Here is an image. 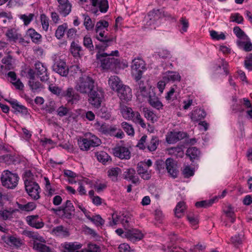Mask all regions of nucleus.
<instances>
[{
	"mask_svg": "<svg viewBox=\"0 0 252 252\" xmlns=\"http://www.w3.org/2000/svg\"><path fill=\"white\" fill-rule=\"evenodd\" d=\"M95 86L94 80L90 76L82 74L75 82V89L80 94H87Z\"/></svg>",
	"mask_w": 252,
	"mask_h": 252,
	"instance_id": "obj_1",
	"label": "nucleus"
},
{
	"mask_svg": "<svg viewBox=\"0 0 252 252\" xmlns=\"http://www.w3.org/2000/svg\"><path fill=\"white\" fill-rule=\"evenodd\" d=\"M119 56V52L118 50L112 51L111 53H98L96 55V59L101 63V66L103 69H108L110 68H114L115 65L119 63L117 59L114 57Z\"/></svg>",
	"mask_w": 252,
	"mask_h": 252,
	"instance_id": "obj_2",
	"label": "nucleus"
},
{
	"mask_svg": "<svg viewBox=\"0 0 252 252\" xmlns=\"http://www.w3.org/2000/svg\"><path fill=\"white\" fill-rule=\"evenodd\" d=\"M19 177L16 173L8 170L4 171L1 176V181L3 186L7 189L15 188L18 183Z\"/></svg>",
	"mask_w": 252,
	"mask_h": 252,
	"instance_id": "obj_3",
	"label": "nucleus"
},
{
	"mask_svg": "<svg viewBox=\"0 0 252 252\" xmlns=\"http://www.w3.org/2000/svg\"><path fill=\"white\" fill-rule=\"evenodd\" d=\"M89 103L95 108L100 106L102 100L104 98V92L101 88L95 87L89 92L88 94Z\"/></svg>",
	"mask_w": 252,
	"mask_h": 252,
	"instance_id": "obj_4",
	"label": "nucleus"
},
{
	"mask_svg": "<svg viewBox=\"0 0 252 252\" xmlns=\"http://www.w3.org/2000/svg\"><path fill=\"white\" fill-rule=\"evenodd\" d=\"M131 73L136 81L141 79L143 71L146 69L144 61L140 58L135 59L132 60Z\"/></svg>",
	"mask_w": 252,
	"mask_h": 252,
	"instance_id": "obj_5",
	"label": "nucleus"
},
{
	"mask_svg": "<svg viewBox=\"0 0 252 252\" xmlns=\"http://www.w3.org/2000/svg\"><path fill=\"white\" fill-rule=\"evenodd\" d=\"M100 140L95 135H92L89 138H83L78 141V145L82 151H88L92 147L100 145Z\"/></svg>",
	"mask_w": 252,
	"mask_h": 252,
	"instance_id": "obj_6",
	"label": "nucleus"
},
{
	"mask_svg": "<svg viewBox=\"0 0 252 252\" xmlns=\"http://www.w3.org/2000/svg\"><path fill=\"white\" fill-rule=\"evenodd\" d=\"M25 185L27 192L32 198L37 200L40 197V188L36 182L26 179H25Z\"/></svg>",
	"mask_w": 252,
	"mask_h": 252,
	"instance_id": "obj_7",
	"label": "nucleus"
},
{
	"mask_svg": "<svg viewBox=\"0 0 252 252\" xmlns=\"http://www.w3.org/2000/svg\"><path fill=\"white\" fill-rule=\"evenodd\" d=\"M95 36L101 42V44L96 45V48L101 51L105 50L108 47L111 46L114 40L113 37L109 36L108 34H105V32L95 34Z\"/></svg>",
	"mask_w": 252,
	"mask_h": 252,
	"instance_id": "obj_8",
	"label": "nucleus"
},
{
	"mask_svg": "<svg viewBox=\"0 0 252 252\" xmlns=\"http://www.w3.org/2000/svg\"><path fill=\"white\" fill-rule=\"evenodd\" d=\"M53 210L58 215L62 213V217L65 218H70L74 212L75 209L70 200H67L65 205L59 207L58 209H53Z\"/></svg>",
	"mask_w": 252,
	"mask_h": 252,
	"instance_id": "obj_9",
	"label": "nucleus"
},
{
	"mask_svg": "<svg viewBox=\"0 0 252 252\" xmlns=\"http://www.w3.org/2000/svg\"><path fill=\"white\" fill-rule=\"evenodd\" d=\"M53 70L62 76H66L68 73V68L66 63L60 59H56L53 65Z\"/></svg>",
	"mask_w": 252,
	"mask_h": 252,
	"instance_id": "obj_10",
	"label": "nucleus"
},
{
	"mask_svg": "<svg viewBox=\"0 0 252 252\" xmlns=\"http://www.w3.org/2000/svg\"><path fill=\"white\" fill-rule=\"evenodd\" d=\"M116 93L119 98L124 102H127L131 99L132 96L131 90L126 85L124 84Z\"/></svg>",
	"mask_w": 252,
	"mask_h": 252,
	"instance_id": "obj_11",
	"label": "nucleus"
},
{
	"mask_svg": "<svg viewBox=\"0 0 252 252\" xmlns=\"http://www.w3.org/2000/svg\"><path fill=\"white\" fill-rule=\"evenodd\" d=\"M144 236L143 234L141 231L137 229L128 228L125 232V237L127 238L132 242L139 241L141 240Z\"/></svg>",
	"mask_w": 252,
	"mask_h": 252,
	"instance_id": "obj_12",
	"label": "nucleus"
},
{
	"mask_svg": "<svg viewBox=\"0 0 252 252\" xmlns=\"http://www.w3.org/2000/svg\"><path fill=\"white\" fill-rule=\"evenodd\" d=\"M63 95L65 97L68 103L73 104L78 102L80 98V95L75 92L72 88H68L63 92Z\"/></svg>",
	"mask_w": 252,
	"mask_h": 252,
	"instance_id": "obj_13",
	"label": "nucleus"
},
{
	"mask_svg": "<svg viewBox=\"0 0 252 252\" xmlns=\"http://www.w3.org/2000/svg\"><path fill=\"white\" fill-rule=\"evenodd\" d=\"M34 66L36 74L39 77L40 80L42 82L47 81L49 77L46 67L39 62L35 63Z\"/></svg>",
	"mask_w": 252,
	"mask_h": 252,
	"instance_id": "obj_14",
	"label": "nucleus"
},
{
	"mask_svg": "<svg viewBox=\"0 0 252 252\" xmlns=\"http://www.w3.org/2000/svg\"><path fill=\"white\" fill-rule=\"evenodd\" d=\"M166 171H167L169 175L175 178L178 174V171L177 168L176 161L172 158H168L165 161Z\"/></svg>",
	"mask_w": 252,
	"mask_h": 252,
	"instance_id": "obj_15",
	"label": "nucleus"
},
{
	"mask_svg": "<svg viewBox=\"0 0 252 252\" xmlns=\"http://www.w3.org/2000/svg\"><path fill=\"white\" fill-rule=\"evenodd\" d=\"M58 11L63 16L68 15L71 10V5L68 0H58Z\"/></svg>",
	"mask_w": 252,
	"mask_h": 252,
	"instance_id": "obj_16",
	"label": "nucleus"
},
{
	"mask_svg": "<svg viewBox=\"0 0 252 252\" xmlns=\"http://www.w3.org/2000/svg\"><path fill=\"white\" fill-rule=\"evenodd\" d=\"M115 156L121 159H128L130 158V152L128 149L125 147L119 146L113 149Z\"/></svg>",
	"mask_w": 252,
	"mask_h": 252,
	"instance_id": "obj_17",
	"label": "nucleus"
},
{
	"mask_svg": "<svg viewBox=\"0 0 252 252\" xmlns=\"http://www.w3.org/2000/svg\"><path fill=\"white\" fill-rule=\"evenodd\" d=\"M147 97L148 98V102L149 103L150 105L153 107L158 110H159L160 109H161L162 108V103L159 100V98L156 95V94L154 93L153 92H149L148 94V96Z\"/></svg>",
	"mask_w": 252,
	"mask_h": 252,
	"instance_id": "obj_18",
	"label": "nucleus"
},
{
	"mask_svg": "<svg viewBox=\"0 0 252 252\" xmlns=\"http://www.w3.org/2000/svg\"><path fill=\"white\" fill-rule=\"evenodd\" d=\"M117 218L120 220V222L122 223L125 230L131 227L132 216L128 213H124L121 215L117 216Z\"/></svg>",
	"mask_w": 252,
	"mask_h": 252,
	"instance_id": "obj_19",
	"label": "nucleus"
},
{
	"mask_svg": "<svg viewBox=\"0 0 252 252\" xmlns=\"http://www.w3.org/2000/svg\"><path fill=\"white\" fill-rule=\"evenodd\" d=\"M138 174L144 180H149L151 177V172L143 163L139 162L137 165Z\"/></svg>",
	"mask_w": 252,
	"mask_h": 252,
	"instance_id": "obj_20",
	"label": "nucleus"
},
{
	"mask_svg": "<svg viewBox=\"0 0 252 252\" xmlns=\"http://www.w3.org/2000/svg\"><path fill=\"white\" fill-rule=\"evenodd\" d=\"M26 220L28 224L33 227L39 229L44 226V223L39 220L37 215L28 216Z\"/></svg>",
	"mask_w": 252,
	"mask_h": 252,
	"instance_id": "obj_21",
	"label": "nucleus"
},
{
	"mask_svg": "<svg viewBox=\"0 0 252 252\" xmlns=\"http://www.w3.org/2000/svg\"><path fill=\"white\" fill-rule=\"evenodd\" d=\"M161 12L158 9H154L149 12L145 17L146 21L150 20L149 23H147V26H151L155 21L161 17Z\"/></svg>",
	"mask_w": 252,
	"mask_h": 252,
	"instance_id": "obj_22",
	"label": "nucleus"
},
{
	"mask_svg": "<svg viewBox=\"0 0 252 252\" xmlns=\"http://www.w3.org/2000/svg\"><path fill=\"white\" fill-rule=\"evenodd\" d=\"M108 84L112 90L116 92L121 88L124 84L120 79L117 76H111L108 80Z\"/></svg>",
	"mask_w": 252,
	"mask_h": 252,
	"instance_id": "obj_23",
	"label": "nucleus"
},
{
	"mask_svg": "<svg viewBox=\"0 0 252 252\" xmlns=\"http://www.w3.org/2000/svg\"><path fill=\"white\" fill-rule=\"evenodd\" d=\"M189 115L192 122H197L205 117L206 113L203 109H196L193 110Z\"/></svg>",
	"mask_w": 252,
	"mask_h": 252,
	"instance_id": "obj_24",
	"label": "nucleus"
},
{
	"mask_svg": "<svg viewBox=\"0 0 252 252\" xmlns=\"http://www.w3.org/2000/svg\"><path fill=\"white\" fill-rule=\"evenodd\" d=\"M186 136V134L181 132H171L166 137V141L169 144L177 142L182 139Z\"/></svg>",
	"mask_w": 252,
	"mask_h": 252,
	"instance_id": "obj_25",
	"label": "nucleus"
},
{
	"mask_svg": "<svg viewBox=\"0 0 252 252\" xmlns=\"http://www.w3.org/2000/svg\"><path fill=\"white\" fill-rule=\"evenodd\" d=\"M181 76L177 72L168 71L165 73L163 76V79L166 80V82H175L181 81Z\"/></svg>",
	"mask_w": 252,
	"mask_h": 252,
	"instance_id": "obj_26",
	"label": "nucleus"
},
{
	"mask_svg": "<svg viewBox=\"0 0 252 252\" xmlns=\"http://www.w3.org/2000/svg\"><path fill=\"white\" fill-rule=\"evenodd\" d=\"M138 82V85L136 88L137 92L136 95L138 97L142 96L143 97H146L148 96L149 92H148L146 89V87L143 81H137Z\"/></svg>",
	"mask_w": 252,
	"mask_h": 252,
	"instance_id": "obj_27",
	"label": "nucleus"
},
{
	"mask_svg": "<svg viewBox=\"0 0 252 252\" xmlns=\"http://www.w3.org/2000/svg\"><path fill=\"white\" fill-rule=\"evenodd\" d=\"M92 5L94 6H98L101 12H106L108 8L107 0H90Z\"/></svg>",
	"mask_w": 252,
	"mask_h": 252,
	"instance_id": "obj_28",
	"label": "nucleus"
},
{
	"mask_svg": "<svg viewBox=\"0 0 252 252\" xmlns=\"http://www.w3.org/2000/svg\"><path fill=\"white\" fill-rule=\"evenodd\" d=\"M237 44L239 48L244 50L246 52H250L252 50V43L250 39L248 40L238 39L237 41Z\"/></svg>",
	"mask_w": 252,
	"mask_h": 252,
	"instance_id": "obj_29",
	"label": "nucleus"
},
{
	"mask_svg": "<svg viewBox=\"0 0 252 252\" xmlns=\"http://www.w3.org/2000/svg\"><path fill=\"white\" fill-rule=\"evenodd\" d=\"M33 249L37 252H51L50 247L41 243L34 241Z\"/></svg>",
	"mask_w": 252,
	"mask_h": 252,
	"instance_id": "obj_30",
	"label": "nucleus"
},
{
	"mask_svg": "<svg viewBox=\"0 0 252 252\" xmlns=\"http://www.w3.org/2000/svg\"><path fill=\"white\" fill-rule=\"evenodd\" d=\"M52 233L59 236L66 237L69 235L67 229L62 225L58 226L52 229Z\"/></svg>",
	"mask_w": 252,
	"mask_h": 252,
	"instance_id": "obj_31",
	"label": "nucleus"
},
{
	"mask_svg": "<svg viewBox=\"0 0 252 252\" xmlns=\"http://www.w3.org/2000/svg\"><path fill=\"white\" fill-rule=\"evenodd\" d=\"M7 244L15 248H19L23 245L22 241L18 237L9 236L7 238Z\"/></svg>",
	"mask_w": 252,
	"mask_h": 252,
	"instance_id": "obj_32",
	"label": "nucleus"
},
{
	"mask_svg": "<svg viewBox=\"0 0 252 252\" xmlns=\"http://www.w3.org/2000/svg\"><path fill=\"white\" fill-rule=\"evenodd\" d=\"M186 154L191 160H193L199 158L200 152L196 147H190L187 150Z\"/></svg>",
	"mask_w": 252,
	"mask_h": 252,
	"instance_id": "obj_33",
	"label": "nucleus"
},
{
	"mask_svg": "<svg viewBox=\"0 0 252 252\" xmlns=\"http://www.w3.org/2000/svg\"><path fill=\"white\" fill-rule=\"evenodd\" d=\"M108 23L104 20H100L97 22L95 25V34H99L100 32H105L104 29L108 27Z\"/></svg>",
	"mask_w": 252,
	"mask_h": 252,
	"instance_id": "obj_34",
	"label": "nucleus"
},
{
	"mask_svg": "<svg viewBox=\"0 0 252 252\" xmlns=\"http://www.w3.org/2000/svg\"><path fill=\"white\" fill-rule=\"evenodd\" d=\"M186 209L185 202L180 201L178 203L174 209L175 215L178 218H181Z\"/></svg>",
	"mask_w": 252,
	"mask_h": 252,
	"instance_id": "obj_35",
	"label": "nucleus"
},
{
	"mask_svg": "<svg viewBox=\"0 0 252 252\" xmlns=\"http://www.w3.org/2000/svg\"><path fill=\"white\" fill-rule=\"evenodd\" d=\"M29 85L31 89L34 93L40 92L43 88V85L38 81L34 80H29Z\"/></svg>",
	"mask_w": 252,
	"mask_h": 252,
	"instance_id": "obj_36",
	"label": "nucleus"
},
{
	"mask_svg": "<svg viewBox=\"0 0 252 252\" xmlns=\"http://www.w3.org/2000/svg\"><path fill=\"white\" fill-rule=\"evenodd\" d=\"M63 247L68 252H74V251L80 249L82 247V245L77 242L68 243H65Z\"/></svg>",
	"mask_w": 252,
	"mask_h": 252,
	"instance_id": "obj_37",
	"label": "nucleus"
},
{
	"mask_svg": "<svg viewBox=\"0 0 252 252\" xmlns=\"http://www.w3.org/2000/svg\"><path fill=\"white\" fill-rule=\"evenodd\" d=\"M82 48L75 42H72L71 44L70 51L72 55L75 57H80V52Z\"/></svg>",
	"mask_w": 252,
	"mask_h": 252,
	"instance_id": "obj_38",
	"label": "nucleus"
},
{
	"mask_svg": "<svg viewBox=\"0 0 252 252\" xmlns=\"http://www.w3.org/2000/svg\"><path fill=\"white\" fill-rule=\"evenodd\" d=\"M27 34L29 36L32 41L35 43L39 42L41 37V35L32 29L28 30Z\"/></svg>",
	"mask_w": 252,
	"mask_h": 252,
	"instance_id": "obj_39",
	"label": "nucleus"
},
{
	"mask_svg": "<svg viewBox=\"0 0 252 252\" xmlns=\"http://www.w3.org/2000/svg\"><path fill=\"white\" fill-rule=\"evenodd\" d=\"M233 32L237 37L239 38V39L241 40H248L249 39L248 36L239 27H235L233 28Z\"/></svg>",
	"mask_w": 252,
	"mask_h": 252,
	"instance_id": "obj_40",
	"label": "nucleus"
},
{
	"mask_svg": "<svg viewBox=\"0 0 252 252\" xmlns=\"http://www.w3.org/2000/svg\"><path fill=\"white\" fill-rule=\"evenodd\" d=\"M158 138L157 136H153L147 145V148L150 151H155L158 145Z\"/></svg>",
	"mask_w": 252,
	"mask_h": 252,
	"instance_id": "obj_41",
	"label": "nucleus"
},
{
	"mask_svg": "<svg viewBox=\"0 0 252 252\" xmlns=\"http://www.w3.org/2000/svg\"><path fill=\"white\" fill-rule=\"evenodd\" d=\"M224 212L226 217L230 219V221L233 223L235 220L234 208L231 205H229L224 210Z\"/></svg>",
	"mask_w": 252,
	"mask_h": 252,
	"instance_id": "obj_42",
	"label": "nucleus"
},
{
	"mask_svg": "<svg viewBox=\"0 0 252 252\" xmlns=\"http://www.w3.org/2000/svg\"><path fill=\"white\" fill-rule=\"evenodd\" d=\"M131 120L135 123L140 125L142 128L146 127V124L144 123L139 112H135L133 114L132 119Z\"/></svg>",
	"mask_w": 252,
	"mask_h": 252,
	"instance_id": "obj_43",
	"label": "nucleus"
},
{
	"mask_svg": "<svg viewBox=\"0 0 252 252\" xmlns=\"http://www.w3.org/2000/svg\"><path fill=\"white\" fill-rule=\"evenodd\" d=\"M87 219L94 222L97 226H101L104 224L105 222V220L102 219L101 216L99 215H96L93 217H87Z\"/></svg>",
	"mask_w": 252,
	"mask_h": 252,
	"instance_id": "obj_44",
	"label": "nucleus"
},
{
	"mask_svg": "<svg viewBox=\"0 0 252 252\" xmlns=\"http://www.w3.org/2000/svg\"><path fill=\"white\" fill-rule=\"evenodd\" d=\"M83 17L84 18V25L86 29L88 31L92 30L94 27V24L92 21L90 17L88 15L86 14H83Z\"/></svg>",
	"mask_w": 252,
	"mask_h": 252,
	"instance_id": "obj_45",
	"label": "nucleus"
},
{
	"mask_svg": "<svg viewBox=\"0 0 252 252\" xmlns=\"http://www.w3.org/2000/svg\"><path fill=\"white\" fill-rule=\"evenodd\" d=\"M180 25L179 27H181L180 31L182 33L186 32L188 31V29L189 27V23L186 17H182L179 20Z\"/></svg>",
	"mask_w": 252,
	"mask_h": 252,
	"instance_id": "obj_46",
	"label": "nucleus"
},
{
	"mask_svg": "<svg viewBox=\"0 0 252 252\" xmlns=\"http://www.w3.org/2000/svg\"><path fill=\"white\" fill-rule=\"evenodd\" d=\"M169 151L171 154H172L177 157H182L184 155L182 146L172 147L169 149Z\"/></svg>",
	"mask_w": 252,
	"mask_h": 252,
	"instance_id": "obj_47",
	"label": "nucleus"
},
{
	"mask_svg": "<svg viewBox=\"0 0 252 252\" xmlns=\"http://www.w3.org/2000/svg\"><path fill=\"white\" fill-rule=\"evenodd\" d=\"M95 157L99 162L105 163L108 161L110 157L105 152L101 151L95 153Z\"/></svg>",
	"mask_w": 252,
	"mask_h": 252,
	"instance_id": "obj_48",
	"label": "nucleus"
},
{
	"mask_svg": "<svg viewBox=\"0 0 252 252\" xmlns=\"http://www.w3.org/2000/svg\"><path fill=\"white\" fill-rule=\"evenodd\" d=\"M143 112L145 117L148 120L151 121L152 123H154L156 121V115L153 111L147 108H144L143 109Z\"/></svg>",
	"mask_w": 252,
	"mask_h": 252,
	"instance_id": "obj_49",
	"label": "nucleus"
},
{
	"mask_svg": "<svg viewBox=\"0 0 252 252\" xmlns=\"http://www.w3.org/2000/svg\"><path fill=\"white\" fill-rule=\"evenodd\" d=\"M122 127L124 130L129 135H133L134 133V130L132 125L129 124L127 122H124L121 124Z\"/></svg>",
	"mask_w": 252,
	"mask_h": 252,
	"instance_id": "obj_50",
	"label": "nucleus"
},
{
	"mask_svg": "<svg viewBox=\"0 0 252 252\" xmlns=\"http://www.w3.org/2000/svg\"><path fill=\"white\" fill-rule=\"evenodd\" d=\"M66 24H64L59 26L55 32V35L58 39L61 38L64 33L65 30L66 29Z\"/></svg>",
	"mask_w": 252,
	"mask_h": 252,
	"instance_id": "obj_51",
	"label": "nucleus"
},
{
	"mask_svg": "<svg viewBox=\"0 0 252 252\" xmlns=\"http://www.w3.org/2000/svg\"><path fill=\"white\" fill-rule=\"evenodd\" d=\"M121 173V169L119 167L112 168L108 171V175L113 178V180L116 179L118 175Z\"/></svg>",
	"mask_w": 252,
	"mask_h": 252,
	"instance_id": "obj_52",
	"label": "nucleus"
},
{
	"mask_svg": "<svg viewBox=\"0 0 252 252\" xmlns=\"http://www.w3.org/2000/svg\"><path fill=\"white\" fill-rule=\"evenodd\" d=\"M2 63L5 64L4 67L7 69H11L13 68V64L12 63V57L10 55H8L6 57H4L2 60Z\"/></svg>",
	"mask_w": 252,
	"mask_h": 252,
	"instance_id": "obj_53",
	"label": "nucleus"
},
{
	"mask_svg": "<svg viewBox=\"0 0 252 252\" xmlns=\"http://www.w3.org/2000/svg\"><path fill=\"white\" fill-rule=\"evenodd\" d=\"M40 21L43 30L47 31L49 28V18L44 14L40 15Z\"/></svg>",
	"mask_w": 252,
	"mask_h": 252,
	"instance_id": "obj_54",
	"label": "nucleus"
},
{
	"mask_svg": "<svg viewBox=\"0 0 252 252\" xmlns=\"http://www.w3.org/2000/svg\"><path fill=\"white\" fill-rule=\"evenodd\" d=\"M215 199H210L209 200H203L201 201L197 202L195 203V206L197 207H204L206 208L211 206L214 202Z\"/></svg>",
	"mask_w": 252,
	"mask_h": 252,
	"instance_id": "obj_55",
	"label": "nucleus"
},
{
	"mask_svg": "<svg viewBox=\"0 0 252 252\" xmlns=\"http://www.w3.org/2000/svg\"><path fill=\"white\" fill-rule=\"evenodd\" d=\"M12 16L10 12H6L5 11L0 12V20L4 24L7 22V20H10L12 19Z\"/></svg>",
	"mask_w": 252,
	"mask_h": 252,
	"instance_id": "obj_56",
	"label": "nucleus"
},
{
	"mask_svg": "<svg viewBox=\"0 0 252 252\" xmlns=\"http://www.w3.org/2000/svg\"><path fill=\"white\" fill-rule=\"evenodd\" d=\"M156 169L159 171V173H163L166 172L165 162L162 160H158L156 162Z\"/></svg>",
	"mask_w": 252,
	"mask_h": 252,
	"instance_id": "obj_57",
	"label": "nucleus"
},
{
	"mask_svg": "<svg viewBox=\"0 0 252 252\" xmlns=\"http://www.w3.org/2000/svg\"><path fill=\"white\" fill-rule=\"evenodd\" d=\"M6 36L10 40H15L18 38L16 30L15 29L8 30L6 33Z\"/></svg>",
	"mask_w": 252,
	"mask_h": 252,
	"instance_id": "obj_58",
	"label": "nucleus"
},
{
	"mask_svg": "<svg viewBox=\"0 0 252 252\" xmlns=\"http://www.w3.org/2000/svg\"><path fill=\"white\" fill-rule=\"evenodd\" d=\"M135 112H134L131 108L126 107V109H124L123 111V117L128 120H131L132 119L133 114Z\"/></svg>",
	"mask_w": 252,
	"mask_h": 252,
	"instance_id": "obj_59",
	"label": "nucleus"
},
{
	"mask_svg": "<svg viewBox=\"0 0 252 252\" xmlns=\"http://www.w3.org/2000/svg\"><path fill=\"white\" fill-rule=\"evenodd\" d=\"M83 44L84 46L89 49V50L93 51L94 50V48L91 37L85 36L84 37Z\"/></svg>",
	"mask_w": 252,
	"mask_h": 252,
	"instance_id": "obj_60",
	"label": "nucleus"
},
{
	"mask_svg": "<svg viewBox=\"0 0 252 252\" xmlns=\"http://www.w3.org/2000/svg\"><path fill=\"white\" fill-rule=\"evenodd\" d=\"M19 208L24 211H30L35 208V205L33 202H30L25 205H20Z\"/></svg>",
	"mask_w": 252,
	"mask_h": 252,
	"instance_id": "obj_61",
	"label": "nucleus"
},
{
	"mask_svg": "<svg viewBox=\"0 0 252 252\" xmlns=\"http://www.w3.org/2000/svg\"><path fill=\"white\" fill-rule=\"evenodd\" d=\"M13 109L15 110V112H18L22 113L23 115H27L28 113V110L27 108L24 106L18 104H13Z\"/></svg>",
	"mask_w": 252,
	"mask_h": 252,
	"instance_id": "obj_62",
	"label": "nucleus"
},
{
	"mask_svg": "<svg viewBox=\"0 0 252 252\" xmlns=\"http://www.w3.org/2000/svg\"><path fill=\"white\" fill-rule=\"evenodd\" d=\"M210 32V35L213 39L219 40L220 39H224L225 38V36L222 32L220 34H219L218 32L215 31H211Z\"/></svg>",
	"mask_w": 252,
	"mask_h": 252,
	"instance_id": "obj_63",
	"label": "nucleus"
},
{
	"mask_svg": "<svg viewBox=\"0 0 252 252\" xmlns=\"http://www.w3.org/2000/svg\"><path fill=\"white\" fill-rule=\"evenodd\" d=\"M245 66L250 70H252V53L250 54L245 60Z\"/></svg>",
	"mask_w": 252,
	"mask_h": 252,
	"instance_id": "obj_64",
	"label": "nucleus"
}]
</instances>
